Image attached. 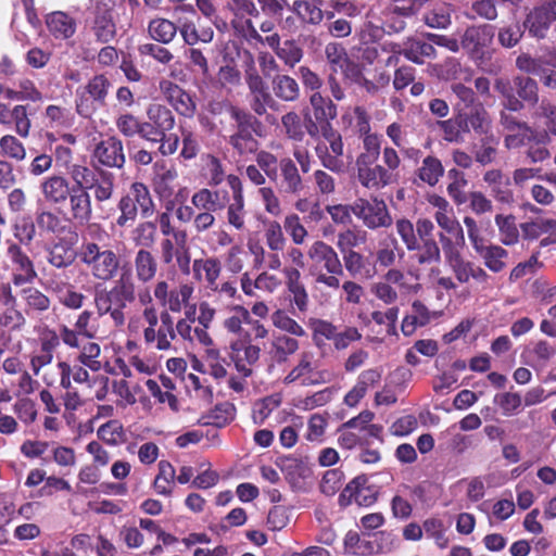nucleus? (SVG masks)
Segmentation results:
<instances>
[{
    "label": "nucleus",
    "mask_w": 556,
    "mask_h": 556,
    "mask_svg": "<svg viewBox=\"0 0 556 556\" xmlns=\"http://www.w3.org/2000/svg\"><path fill=\"white\" fill-rule=\"evenodd\" d=\"M175 116L169 109L153 103L147 109V121L143 126V139L159 144V152L164 155L174 154L179 147V136L172 134Z\"/></svg>",
    "instance_id": "nucleus-1"
},
{
    "label": "nucleus",
    "mask_w": 556,
    "mask_h": 556,
    "mask_svg": "<svg viewBox=\"0 0 556 556\" xmlns=\"http://www.w3.org/2000/svg\"><path fill=\"white\" fill-rule=\"evenodd\" d=\"M309 258L308 275L316 286H325L331 290L341 287L338 276L343 274L341 260L334 249L324 241H315L307 251Z\"/></svg>",
    "instance_id": "nucleus-2"
},
{
    "label": "nucleus",
    "mask_w": 556,
    "mask_h": 556,
    "mask_svg": "<svg viewBox=\"0 0 556 556\" xmlns=\"http://www.w3.org/2000/svg\"><path fill=\"white\" fill-rule=\"evenodd\" d=\"M78 257L90 275L101 281L113 279L121 265L119 256L113 250L93 241L81 244Z\"/></svg>",
    "instance_id": "nucleus-3"
},
{
    "label": "nucleus",
    "mask_w": 556,
    "mask_h": 556,
    "mask_svg": "<svg viewBox=\"0 0 556 556\" xmlns=\"http://www.w3.org/2000/svg\"><path fill=\"white\" fill-rule=\"evenodd\" d=\"M74 184L87 193L92 194L98 206L110 200L114 193L115 176L113 173L100 167H87L85 165L74 164L70 170Z\"/></svg>",
    "instance_id": "nucleus-4"
},
{
    "label": "nucleus",
    "mask_w": 556,
    "mask_h": 556,
    "mask_svg": "<svg viewBox=\"0 0 556 556\" xmlns=\"http://www.w3.org/2000/svg\"><path fill=\"white\" fill-rule=\"evenodd\" d=\"M465 243L453 244L447 239L443 240V255L446 265L454 274L459 283H467L470 279L479 283L488 282L490 279L489 274L473 262L466 260L463 256Z\"/></svg>",
    "instance_id": "nucleus-5"
},
{
    "label": "nucleus",
    "mask_w": 556,
    "mask_h": 556,
    "mask_svg": "<svg viewBox=\"0 0 556 556\" xmlns=\"http://www.w3.org/2000/svg\"><path fill=\"white\" fill-rule=\"evenodd\" d=\"M308 325L313 332V341L318 348L326 341H331L337 351H342L362 339V333L356 327L349 326L339 330L332 323L318 318H312Z\"/></svg>",
    "instance_id": "nucleus-6"
},
{
    "label": "nucleus",
    "mask_w": 556,
    "mask_h": 556,
    "mask_svg": "<svg viewBox=\"0 0 556 556\" xmlns=\"http://www.w3.org/2000/svg\"><path fill=\"white\" fill-rule=\"evenodd\" d=\"M115 4L116 0H90L87 21L99 42L108 43L116 35Z\"/></svg>",
    "instance_id": "nucleus-7"
},
{
    "label": "nucleus",
    "mask_w": 556,
    "mask_h": 556,
    "mask_svg": "<svg viewBox=\"0 0 556 556\" xmlns=\"http://www.w3.org/2000/svg\"><path fill=\"white\" fill-rule=\"evenodd\" d=\"M331 379V372L327 369H318L314 353L306 351L300 354L296 364L283 378V382L312 387L328 383Z\"/></svg>",
    "instance_id": "nucleus-8"
},
{
    "label": "nucleus",
    "mask_w": 556,
    "mask_h": 556,
    "mask_svg": "<svg viewBox=\"0 0 556 556\" xmlns=\"http://www.w3.org/2000/svg\"><path fill=\"white\" fill-rule=\"evenodd\" d=\"M99 319L100 316L96 313L85 309L77 316L73 328L60 325L55 333L64 345L79 348L80 339L92 340L98 337L100 331Z\"/></svg>",
    "instance_id": "nucleus-9"
},
{
    "label": "nucleus",
    "mask_w": 556,
    "mask_h": 556,
    "mask_svg": "<svg viewBox=\"0 0 556 556\" xmlns=\"http://www.w3.org/2000/svg\"><path fill=\"white\" fill-rule=\"evenodd\" d=\"M312 114L305 113L306 131L312 138L331 127V121L337 116V105L320 92H314L309 97Z\"/></svg>",
    "instance_id": "nucleus-10"
},
{
    "label": "nucleus",
    "mask_w": 556,
    "mask_h": 556,
    "mask_svg": "<svg viewBox=\"0 0 556 556\" xmlns=\"http://www.w3.org/2000/svg\"><path fill=\"white\" fill-rule=\"evenodd\" d=\"M233 315L227 317L223 326L228 333L236 336V339L254 337L255 340L268 337V329L257 319H252L250 312L242 305H232Z\"/></svg>",
    "instance_id": "nucleus-11"
},
{
    "label": "nucleus",
    "mask_w": 556,
    "mask_h": 556,
    "mask_svg": "<svg viewBox=\"0 0 556 556\" xmlns=\"http://www.w3.org/2000/svg\"><path fill=\"white\" fill-rule=\"evenodd\" d=\"M352 212L369 229L389 227L392 224L386 202L378 198L355 200Z\"/></svg>",
    "instance_id": "nucleus-12"
},
{
    "label": "nucleus",
    "mask_w": 556,
    "mask_h": 556,
    "mask_svg": "<svg viewBox=\"0 0 556 556\" xmlns=\"http://www.w3.org/2000/svg\"><path fill=\"white\" fill-rule=\"evenodd\" d=\"M194 288L191 283H180L177 287H170L166 280H159L153 288V295L162 311L170 313H180L190 302Z\"/></svg>",
    "instance_id": "nucleus-13"
},
{
    "label": "nucleus",
    "mask_w": 556,
    "mask_h": 556,
    "mask_svg": "<svg viewBox=\"0 0 556 556\" xmlns=\"http://www.w3.org/2000/svg\"><path fill=\"white\" fill-rule=\"evenodd\" d=\"M494 38V27L489 24L472 25L468 27L460 39L462 48L475 61H482L486 56V49Z\"/></svg>",
    "instance_id": "nucleus-14"
},
{
    "label": "nucleus",
    "mask_w": 556,
    "mask_h": 556,
    "mask_svg": "<svg viewBox=\"0 0 556 556\" xmlns=\"http://www.w3.org/2000/svg\"><path fill=\"white\" fill-rule=\"evenodd\" d=\"M233 339L230 342V357L237 371L242 377H249L261 357V348L253 344L254 337Z\"/></svg>",
    "instance_id": "nucleus-15"
},
{
    "label": "nucleus",
    "mask_w": 556,
    "mask_h": 556,
    "mask_svg": "<svg viewBox=\"0 0 556 556\" xmlns=\"http://www.w3.org/2000/svg\"><path fill=\"white\" fill-rule=\"evenodd\" d=\"M144 344L160 352L173 350V342L176 339L174 318L168 311L160 312V325L154 328H143Z\"/></svg>",
    "instance_id": "nucleus-16"
},
{
    "label": "nucleus",
    "mask_w": 556,
    "mask_h": 556,
    "mask_svg": "<svg viewBox=\"0 0 556 556\" xmlns=\"http://www.w3.org/2000/svg\"><path fill=\"white\" fill-rule=\"evenodd\" d=\"M416 235L420 243V253H416V262L420 265L438 263L441 260V249L434 240V224L429 218H418L415 224Z\"/></svg>",
    "instance_id": "nucleus-17"
},
{
    "label": "nucleus",
    "mask_w": 556,
    "mask_h": 556,
    "mask_svg": "<svg viewBox=\"0 0 556 556\" xmlns=\"http://www.w3.org/2000/svg\"><path fill=\"white\" fill-rule=\"evenodd\" d=\"M7 257L14 286L31 283L36 279L37 273L33 261L17 243H8Z\"/></svg>",
    "instance_id": "nucleus-18"
},
{
    "label": "nucleus",
    "mask_w": 556,
    "mask_h": 556,
    "mask_svg": "<svg viewBox=\"0 0 556 556\" xmlns=\"http://www.w3.org/2000/svg\"><path fill=\"white\" fill-rule=\"evenodd\" d=\"M228 114L236 122L237 130L229 137V143L240 154L251 153L256 149V141L250 131V115L238 108H228Z\"/></svg>",
    "instance_id": "nucleus-19"
},
{
    "label": "nucleus",
    "mask_w": 556,
    "mask_h": 556,
    "mask_svg": "<svg viewBox=\"0 0 556 556\" xmlns=\"http://www.w3.org/2000/svg\"><path fill=\"white\" fill-rule=\"evenodd\" d=\"M380 153L381 164H377L376 190L397 184L401 177L402 160L395 148L386 146Z\"/></svg>",
    "instance_id": "nucleus-20"
},
{
    "label": "nucleus",
    "mask_w": 556,
    "mask_h": 556,
    "mask_svg": "<svg viewBox=\"0 0 556 556\" xmlns=\"http://www.w3.org/2000/svg\"><path fill=\"white\" fill-rule=\"evenodd\" d=\"M327 62L330 65L331 74L341 73L345 78L357 81L361 76V70L352 62L345 49L337 43L330 42L325 49Z\"/></svg>",
    "instance_id": "nucleus-21"
},
{
    "label": "nucleus",
    "mask_w": 556,
    "mask_h": 556,
    "mask_svg": "<svg viewBox=\"0 0 556 556\" xmlns=\"http://www.w3.org/2000/svg\"><path fill=\"white\" fill-rule=\"evenodd\" d=\"M522 237L526 240H536L544 236L541 247L556 243V219L538 216L520 224Z\"/></svg>",
    "instance_id": "nucleus-22"
},
{
    "label": "nucleus",
    "mask_w": 556,
    "mask_h": 556,
    "mask_svg": "<svg viewBox=\"0 0 556 556\" xmlns=\"http://www.w3.org/2000/svg\"><path fill=\"white\" fill-rule=\"evenodd\" d=\"M160 91L174 110L186 117H191L195 111V103L191 96L180 86L168 79L160 81Z\"/></svg>",
    "instance_id": "nucleus-23"
},
{
    "label": "nucleus",
    "mask_w": 556,
    "mask_h": 556,
    "mask_svg": "<svg viewBox=\"0 0 556 556\" xmlns=\"http://www.w3.org/2000/svg\"><path fill=\"white\" fill-rule=\"evenodd\" d=\"M554 21H556V0L533 9L527 15L523 24L525 27L528 28L530 35L538 38H544Z\"/></svg>",
    "instance_id": "nucleus-24"
},
{
    "label": "nucleus",
    "mask_w": 556,
    "mask_h": 556,
    "mask_svg": "<svg viewBox=\"0 0 556 556\" xmlns=\"http://www.w3.org/2000/svg\"><path fill=\"white\" fill-rule=\"evenodd\" d=\"M93 159L102 166L122 168L125 164L122 141L116 137L102 140L94 148Z\"/></svg>",
    "instance_id": "nucleus-25"
},
{
    "label": "nucleus",
    "mask_w": 556,
    "mask_h": 556,
    "mask_svg": "<svg viewBox=\"0 0 556 556\" xmlns=\"http://www.w3.org/2000/svg\"><path fill=\"white\" fill-rule=\"evenodd\" d=\"M432 216L441 229L438 235L441 249H443V240L445 239L453 244L466 243L464 229L455 217L453 207L448 212H433Z\"/></svg>",
    "instance_id": "nucleus-26"
},
{
    "label": "nucleus",
    "mask_w": 556,
    "mask_h": 556,
    "mask_svg": "<svg viewBox=\"0 0 556 556\" xmlns=\"http://www.w3.org/2000/svg\"><path fill=\"white\" fill-rule=\"evenodd\" d=\"M85 365L77 362L71 365L66 361H59L55 365L56 375L60 378V386L64 390H72L73 382L87 384L88 388H91V377Z\"/></svg>",
    "instance_id": "nucleus-27"
},
{
    "label": "nucleus",
    "mask_w": 556,
    "mask_h": 556,
    "mask_svg": "<svg viewBox=\"0 0 556 556\" xmlns=\"http://www.w3.org/2000/svg\"><path fill=\"white\" fill-rule=\"evenodd\" d=\"M299 348L296 339L285 333H273L266 352L274 364L280 365L288 362Z\"/></svg>",
    "instance_id": "nucleus-28"
},
{
    "label": "nucleus",
    "mask_w": 556,
    "mask_h": 556,
    "mask_svg": "<svg viewBox=\"0 0 556 556\" xmlns=\"http://www.w3.org/2000/svg\"><path fill=\"white\" fill-rule=\"evenodd\" d=\"M473 250L490 271L500 273L506 268L508 252L503 247L483 241Z\"/></svg>",
    "instance_id": "nucleus-29"
},
{
    "label": "nucleus",
    "mask_w": 556,
    "mask_h": 556,
    "mask_svg": "<svg viewBox=\"0 0 556 556\" xmlns=\"http://www.w3.org/2000/svg\"><path fill=\"white\" fill-rule=\"evenodd\" d=\"M40 190L47 202L63 204L72 191L70 181L62 175H51L40 184Z\"/></svg>",
    "instance_id": "nucleus-30"
},
{
    "label": "nucleus",
    "mask_w": 556,
    "mask_h": 556,
    "mask_svg": "<svg viewBox=\"0 0 556 556\" xmlns=\"http://www.w3.org/2000/svg\"><path fill=\"white\" fill-rule=\"evenodd\" d=\"M381 379V370L378 368H370L362 371L354 384V387L345 394L344 403L349 407L356 406L359 401L366 395L368 389Z\"/></svg>",
    "instance_id": "nucleus-31"
},
{
    "label": "nucleus",
    "mask_w": 556,
    "mask_h": 556,
    "mask_svg": "<svg viewBox=\"0 0 556 556\" xmlns=\"http://www.w3.org/2000/svg\"><path fill=\"white\" fill-rule=\"evenodd\" d=\"M71 216L78 223H88L92 216L90 193L87 190L74 185L68 194Z\"/></svg>",
    "instance_id": "nucleus-32"
},
{
    "label": "nucleus",
    "mask_w": 556,
    "mask_h": 556,
    "mask_svg": "<svg viewBox=\"0 0 556 556\" xmlns=\"http://www.w3.org/2000/svg\"><path fill=\"white\" fill-rule=\"evenodd\" d=\"M227 194V191L202 188L193 193L191 203L199 212H217L225 207Z\"/></svg>",
    "instance_id": "nucleus-33"
},
{
    "label": "nucleus",
    "mask_w": 556,
    "mask_h": 556,
    "mask_svg": "<svg viewBox=\"0 0 556 556\" xmlns=\"http://www.w3.org/2000/svg\"><path fill=\"white\" fill-rule=\"evenodd\" d=\"M195 279L205 282V289H216L222 273L220 262L215 257L194 260L192 265Z\"/></svg>",
    "instance_id": "nucleus-34"
},
{
    "label": "nucleus",
    "mask_w": 556,
    "mask_h": 556,
    "mask_svg": "<svg viewBox=\"0 0 556 556\" xmlns=\"http://www.w3.org/2000/svg\"><path fill=\"white\" fill-rule=\"evenodd\" d=\"M379 155L368 152H362L356 157L357 179L361 185L367 189L376 190L377 185V164L376 161Z\"/></svg>",
    "instance_id": "nucleus-35"
},
{
    "label": "nucleus",
    "mask_w": 556,
    "mask_h": 556,
    "mask_svg": "<svg viewBox=\"0 0 556 556\" xmlns=\"http://www.w3.org/2000/svg\"><path fill=\"white\" fill-rule=\"evenodd\" d=\"M194 324L195 323L174 320L176 338L179 337L184 341L191 344H200L204 348L213 345V340L208 332L205 331L204 328H201L199 325L195 326Z\"/></svg>",
    "instance_id": "nucleus-36"
},
{
    "label": "nucleus",
    "mask_w": 556,
    "mask_h": 556,
    "mask_svg": "<svg viewBox=\"0 0 556 556\" xmlns=\"http://www.w3.org/2000/svg\"><path fill=\"white\" fill-rule=\"evenodd\" d=\"M279 169L283 191L291 194L300 193L303 189V180L295 162L290 157H283L279 161Z\"/></svg>",
    "instance_id": "nucleus-37"
},
{
    "label": "nucleus",
    "mask_w": 556,
    "mask_h": 556,
    "mask_svg": "<svg viewBox=\"0 0 556 556\" xmlns=\"http://www.w3.org/2000/svg\"><path fill=\"white\" fill-rule=\"evenodd\" d=\"M61 342L54 332L50 339L41 341L40 350L34 352L29 358V367L34 376H38L40 370L53 361V349Z\"/></svg>",
    "instance_id": "nucleus-38"
},
{
    "label": "nucleus",
    "mask_w": 556,
    "mask_h": 556,
    "mask_svg": "<svg viewBox=\"0 0 556 556\" xmlns=\"http://www.w3.org/2000/svg\"><path fill=\"white\" fill-rule=\"evenodd\" d=\"M136 278L142 283L154 279L157 271V262L151 252L140 249L134 260Z\"/></svg>",
    "instance_id": "nucleus-39"
},
{
    "label": "nucleus",
    "mask_w": 556,
    "mask_h": 556,
    "mask_svg": "<svg viewBox=\"0 0 556 556\" xmlns=\"http://www.w3.org/2000/svg\"><path fill=\"white\" fill-rule=\"evenodd\" d=\"M402 54L413 63L424 64L425 59L435 58L437 51L432 43L409 38L404 43Z\"/></svg>",
    "instance_id": "nucleus-40"
},
{
    "label": "nucleus",
    "mask_w": 556,
    "mask_h": 556,
    "mask_svg": "<svg viewBox=\"0 0 556 556\" xmlns=\"http://www.w3.org/2000/svg\"><path fill=\"white\" fill-rule=\"evenodd\" d=\"M47 26L55 38L66 39L74 35L76 24L73 17L64 12H53L47 17Z\"/></svg>",
    "instance_id": "nucleus-41"
},
{
    "label": "nucleus",
    "mask_w": 556,
    "mask_h": 556,
    "mask_svg": "<svg viewBox=\"0 0 556 556\" xmlns=\"http://www.w3.org/2000/svg\"><path fill=\"white\" fill-rule=\"evenodd\" d=\"M178 31L177 25L163 17H156L149 22L148 33L149 36L159 43H170L176 37Z\"/></svg>",
    "instance_id": "nucleus-42"
},
{
    "label": "nucleus",
    "mask_w": 556,
    "mask_h": 556,
    "mask_svg": "<svg viewBox=\"0 0 556 556\" xmlns=\"http://www.w3.org/2000/svg\"><path fill=\"white\" fill-rule=\"evenodd\" d=\"M402 258L404 251L400 248L397 240L392 237H387L379 242V248L376 252V263L378 266L388 268L395 264L396 257Z\"/></svg>",
    "instance_id": "nucleus-43"
},
{
    "label": "nucleus",
    "mask_w": 556,
    "mask_h": 556,
    "mask_svg": "<svg viewBox=\"0 0 556 556\" xmlns=\"http://www.w3.org/2000/svg\"><path fill=\"white\" fill-rule=\"evenodd\" d=\"M463 116L467 132L472 129L478 135H488L491 119L482 104H477L470 113L464 112Z\"/></svg>",
    "instance_id": "nucleus-44"
},
{
    "label": "nucleus",
    "mask_w": 556,
    "mask_h": 556,
    "mask_svg": "<svg viewBox=\"0 0 556 556\" xmlns=\"http://www.w3.org/2000/svg\"><path fill=\"white\" fill-rule=\"evenodd\" d=\"M77 255L68 242L61 240L50 248L48 262L56 268H64L72 265Z\"/></svg>",
    "instance_id": "nucleus-45"
},
{
    "label": "nucleus",
    "mask_w": 556,
    "mask_h": 556,
    "mask_svg": "<svg viewBox=\"0 0 556 556\" xmlns=\"http://www.w3.org/2000/svg\"><path fill=\"white\" fill-rule=\"evenodd\" d=\"M75 349L78 350L75 362L81 363L92 371H99L102 368V364L99 359L101 348L97 342L89 340L83 343L80 341V346Z\"/></svg>",
    "instance_id": "nucleus-46"
},
{
    "label": "nucleus",
    "mask_w": 556,
    "mask_h": 556,
    "mask_svg": "<svg viewBox=\"0 0 556 556\" xmlns=\"http://www.w3.org/2000/svg\"><path fill=\"white\" fill-rule=\"evenodd\" d=\"M273 89L275 96L286 102H293L300 96L299 84L288 75H277L273 79Z\"/></svg>",
    "instance_id": "nucleus-47"
},
{
    "label": "nucleus",
    "mask_w": 556,
    "mask_h": 556,
    "mask_svg": "<svg viewBox=\"0 0 556 556\" xmlns=\"http://www.w3.org/2000/svg\"><path fill=\"white\" fill-rule=\"evenodd\" d=\"M126 195L137 205L143 217L152 215L154 203L146 185L134 182Z\"/></svg>",
    "instance_id": "nucleus-48"
},
{
    "label": "nucleus",
    "mask_w": 556,
    "mask_h": 556,
    "mask_svg": "<svg viewBox=\"0 0 556 556\" xmlns=\"http://www.w3.org/2000/svg\"><path fill=\"white\" fill-rule=\"evenodd\" d=\"M94 305L97 315L102 317L109 314L114 321V325L119 327L125 324V313L112 306L111 298L108 290L96 291Z\"/></svg>",
    "instance_id": "nucleus-49"
},
{
    "label": "nucleus",
    "mask_w": 556,
    "mask_h": 556,
    "mask_svg": "<svg viewBox=\"0 0 556 556\" xmlns=\"http://www.w3.org/2000/svg\"><path fill=\"white\" fill-rule=\"evenodd\" d=\"M451 90L456 100L454 103V110L458 113H464L468 109H473L477 104H480L473 90L460 81L453 83L451 85Z\"/></svg>",
    "instance_id": "nucleus-50"
},
{
    "label": "nucleus",
    "mask_w": 556,
    "mask_h": 556,
    "mask_svg": "<svg viewBox=\"0 0 556 556\" xmlns=\"http://www.w3.org/2000/svg\"><path fill=\"white\" fill-rule=\"evenodd\" d=\"M443 174L444 167L441 161L432 155L426 156L417 170L419 179L429 186L437 185Z\"/></svg>",
    "instance_id": "nucleus-51"
},
{
    "label": "nucleus",
    "mask_w": 556,
    "mask_h": 556,
    "mask_svg": "<svg viewBox=\"0 0 556 556\" xmlns=\"http://www.w3.org/2000/svg\"><path fill=\"white\" fill-rule=\"evenodd\" d=\"M291 10L306 24L318 25L324 18L321 9L308 0H295L292 3Z\"/></svg>",
    "instance_id": "nucleus-52"
},
{
    "label": "nucleus",
    "mask_w": 556,
    "mask_h": 556,
    "mask_svg": "<svg viewBox=\"0 0 556 556\" xmlns=\"http://www.w3.org/2000/svg\"><path fill=\"white\" fill-rule=\"evenodd\" d=\"M495 224L498 228L500 240L505 245H514L519 241V230L513 215L495 216Z\"/></svg>",
    "instance_id": "nucleus-53"
},
{
    "label": "nucleus",
    "mask_w": 556,
    "mask_h": 556,
    "mask_svg": "<svg viewBox=\"0 0 556 556\" xmlns=\"http://www.w3.org/2000/svg\"><path fill=\"white\" fill-rule=\"evenodd\" d=\"M439 126L443 131L444 140L453 143H460L464 141V134L467 132V129L464 124L463 113H457L455 118L439 122Z\"/></svg>",
    "instance_id": "nucleus-54"
},
{
    "label": "nucleus",
    "mask_w": 556,
    "mask_h": 556,
    "mask_svg": "<svg viewBox=\"0 0 556 556\" xmlns=\"http://www.w3.org/2000/svg\"><path fill=\"white\" fill-rule=\"evenodd\" d=\"M440 77L445 80L457 81H470L472 78V72L468 67L462 66L456 59H447L440 66Z\"/></svg>",
    "instance_id": "nucleus-55"
},
{
    "label": "nucleus",
    "mask_w": 556,
    "mask_h": 556,
    "mask_svg": "<svg viewBox=\"0 0 556 556\" xmlns=\"http://www.w3.org/2000/svg\"><path fill=\"white\" fill-rule=\"evenodd\" d=\"M49 288L56 293L59 302L65 307L71 309H79L83 307L86 295L77 292L72 286L63 288L58 283L54 285V282H50Z\"/></svg>",
    "instance_id": "nucleus-56"
},
{
    "label": "nucleus",
    "mask_w": 556,
    "mask_h": 556,
    "mask_svg": "<svg viewBox=\"0 0 556 556\" xmlns=\"http://www.w3.org/2000/svg\"><path fill=\"white\" fill-rule=\"evenodd\" d=\"M271 324L279 330L285 331L294 337L306 336L305 329L287 312L277 309L270 315Z\"/></svg>",
    "instance_id": "nucleus-57"
},
{
    "label": "nucleus",
    "mask_w": 556,
    "mask_h": 556,
    "mask_svg": "<svg viewBox=\"0 0 556 556\" xmlns=\"http://www.w3.org/2000/svg\"><path fill=\"white\" fill-rule=\"evenodd\" d=\"M11 126L21 138H27L31 129V121L27 105L15 104L11 110Z\"/></svg>",
    "instance_id": "nucleus-58"
},
{
    "label": "nucleus",
    "mask_w": 556,
    "mask_h": 556,
    "mask_svg": "<svg viewBox=\"0 0 556 556\" xmlns=\"http://www.w3.org/2000/svg\"><path fill=\"white\" fill-rule=\"evenodd\" d=\"M111 86V81L101 74L93 76L85 86L79 87V89L87 93L88 97L93 98L104 105Z\"/></svg>",
    "instance_id": "nucleus-59"
},
{
    "label": "nucleus",
    "mask_w": 556,
    "mask_h": 556,
    "mask_svg": "<svg viewBox=\"0 0 556 556\" xmlns=\"http://www.w3.org/2000/svg\"><path fill=\"white\" fill-rule=\"evenodd\" d=\"M281 125L287 137L293 141L301 142L305 137L306 124L295 112H288L281 117Z\"/></svg>",
    "instance_id": "nucleus-60"
},
{
    "label": "nucleus",
    "mask_w": 556,
    "mask_h": 556,
    "mask_svg": "<svg viewBox=\"0 0 556 556\" xmlns=\"http://www.w3.org/2000/svg\"><path fill=\"white\" fill-rule=\"evenodd\" d=\"M204 361L206 369L203 371L208 372L215 379H222L227 376L226 362L220 357V353L212 345L205 348Z\"/></svg>",
    "instance_id": "nucleus-61"
},
{
    "label": "nucleus",
    "mask_w": 556,
    "mask_h": 556,
    "mask_svg": "<svg viewBox=\"0 0 556 556\" xmlns=\"http://www.w3.org/2000/svg\"><path fill=\"white\" fill-rule=\"evenodd\" d=\"M395 229L408 251L420 253V243L416 235L415 225L409 219H397Z\"/></svg>",
    "instance_id": "nucleus-62"
},
{
    "label": "nucleus",
    "mask_w": 556,
    "mask_h": 556,
    "mask_svg": "<svg viewBox=\"0 0 556 556\" xmlns=\"http://www.w3.org/2000/svg\"><path fill=\"white\" fill-rule=\"evenodd\" d=\"M424 22L431 28L444 29L451 24V11L445 4L433 7L424 15Z\"/></svg>",
    "instance_id": "nucleus-63"
},
{
    "label": "nucleus",
    "mask_w": 556,
    "mask_h": 556,
    "mask_svg": "<svg viewBox=\"0 0 556 556\" xmlns=\"http://www.w3.org/2000/svg\"><path fill=\"white\" fill-rule=\"evenodd\" d=\"M0 152L3 156L21 162L26 157L24 144L13 135H4L0 138Z\"/></svg>",
    "instance_id": "nucleus-64"
}]
</instances>
